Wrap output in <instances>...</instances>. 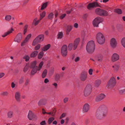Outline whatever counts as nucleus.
<instances>
[{
	"label": "nucleus",
	"mask_w": 125,
	"mask_h": 125,
	"mask_svg": "<svg viewBox=\"0 0 125 125\" xmlns=\"http://www.w3.org/2000/svg\"><path fill=\"white\" fill-rule=\"evenodd\" d=\"M107 108L104 105L100 106L97 110L95 115L96 117L98 119H102L106 115V113L105 112Z\"/></svg>",
	"instance_id": "nucleus-1"
},
{
	"label": "nucleus",
	"mask_w": 125,
	"mask_h": 125,
	"mask_svg": "<svg viewBox=\"0 0 125 125\" xmlns=\"http://www.w3.org/2000/svg\"><path fill=\"white\" fill-rule=\"evenodd\" d=\"M86 49L87 52L89 53H93L95 49V44L93 41H89L87 44L86 47Z\"/></svg>",
	"instance_id": "nucleus-2"
},
{
	"label": "nucleus",
	"mask_w": 125,
	"mask_h": 125,
	"mask_svg": "<svg viewBox=\"0 0 125 125\" xmlns=\"http://www.w3.org/2000/svg\"><path fill=\"white\" fill-rule=\"evenodd\" d=\"M96 38L97 42L100 44H102L105 42V39L102 33L98 32L96 34Z\"/></svg>",
	"instance_id": "nucleus-3"
},
{
	"label": "nucleus",
	"mask_w": 125,
	"mask_h": 125,
	"mask_svg": "<svg viewBox=\"0 0 125 125\" xmlns=\"http://www.w3.org/2000/svg\"><path fill=\"white\" fill-rule=\"evenodd\" d=\"M95 12L97 14L102 16H107L108 15V11L99 8H97L95 10Z\"/></svg>",
	"instance_id": "nucleus-4"
},
{
	"label": "nucleus",
	"mask_w": 125,
	"mask_h": 125,
	"mask_svg": "<svg viewBox=\"0 0 125 125\" xmlns=\"http://www.w3.org/2000/svg\"><path fill=\"white\" fill-rule=\"evenodd\" d=\"M36 61H34L31 63L30 68H32L31 74V75L34 74L37 71V66H36Z\"/></svg>",
	"instance_id": "nucleus-5"
},
{
	"label": "nucleus",
	"mask_w": 125,
	"mask_h": 125,
	"mask_svg": "<svg viewBox=\"0 0 125 125\" xmlns=\"http://www.w3.org/2000/svg\"><path fill=\"white\" fill-rule=\"evenodd\" d=\"M44 36L43 35H40L38 36L33 41L32 45L35 46L37 43L42 41L43 40Z\"/></svg>",
	"instance_id": "nucleus-6"
},
{
	"label": "nucleus",
	"mask_w": 125,
	"mask_h": 125,
	"mask_svg": "<svg viewBox=\"0 0 125 125\" xmlns=\"http://www.w3.org/2000/svg\"><path fill=\"white\" fill-rule=\"evenodd\" d=\"M116 84L115 79L114 77H112L108 83L106 87L109 88H111L114 86Z\"/></svg>",
	"instance_id": "nucleus-7"
},
{
	"label": "nucleus",
	"mask_w": 125,
	"mask_h": 125,
	"mask_svg": "<svg viewBox=\"0 0 125 125\" xmlns=\"http://www.w3.org/2000/svg\"><path fill=\"white\" fill-rule=\"evenodd\" d=\"M103 19L102 18L98 17L96 18L93 21V24L94 27H98L99 24L102 22Z\"/></svg>",
	"instance_id": "nucleus-8"
},
{
	"label": "nucleus",
	"mask_w": 125,
	"mask_h": 125,
	"mask_svg": "<svg viewBox=\"0 0 125 125\" xmlns=\"http://www.w3.org/2000/svg\"><path fill=\"white\" fill-rule=\"evenodd\" d=\"M92 88L91 85L90 84L87 85L85 88L84 92V94L85 96H87L90 94Z\"/></svg>",
	"instance_id": "nucleus-9"
},
{
	"label": "nucleus",
	"mask_w": 125,
	"mask_h": 125,
	"mask_svg": "<svg viewBox=\"0 0 125 125\" xmlns=\"http://www.w3.org/2000/svg\"><path fill=\"white\" fill-rule=\"evenodd\" d=\"M61 53L63 56H65L67 54V47L66 45H64L61 49Z\"/></svg>",
	"instance_id": "nucleus-10"
},
{
	"label": "nucleus",
	"mask_w": 125,
	"mask_h": 125,
	"mask_svg": "<svg viewBox=\"0 0 125 125\" xmlns=\"http://www.w3.org/2000/svg\"><path fill=\"white\" fill-rule=\"evenodd\" d=\"M120 56L117 53H114L111 57V59L113 62H114L119 60Z\"/></svg>",
	"instance_id": "nucleus-11"
},
{
	"label": "nucleus",
	"mask_w": 125,
	"mask_h": 125,
	"mask_svg": "<svg viewBox=\"0 0 125 125\" xmlns=\"http://www.w3.org/2000/svg\"><path fill=\"white\" fill-rule=\"evenodd\" d=\"M87 74L86 72H83L80 75V79L82 81H84L86 80L87 78Z\"/></svg>",
	"instance_id": "nucleus-12"
},
{
	"label": "nucleus",
	"mask_w": 125,
	"mask_h": 125,
	"mask_svg": "<svg viewBox=\"0 0 125 125\" xmlns=\"http://www.w3.org/2000/svg\"><path fill=\"white\" fill-rule=\"evenodd\" d=\"M28 117L30 120H31L33 119L36 118H37L36 115L30 110L29 111Z\"/></svg>",
	"instance_id": "nucleus-13"
},
{
	"label": "nucleus",
	"mask_w": 125,
	"mask_h": 125,
	"mask_svg": "<svg viewBox=\"0 0 125 125\" xmlns=\"http://www.w3.org/2000/svg\"><path fill=\"white\" fill-rule=\"evenodd\" d=\"M99 6V5L98 3L96 2H95L89 3L87 6V8L88 9L90 10L92 8Z\"/></svg>",
	"instance_id": "nucleus-14"
},
{
	"label": "nucleus",
	"mask_w": 125,
	"mask_h": 125,
	"mask_svg": "<svg viewBox=\"0 0 125 125\" xmlns=\"http://www.w3.org/2000/svg\"><path fill=\"white\" fill-rule=\"evenodd\" d=\"M105 95L103 94H101L97 95L95 99V101L96 102L100 101L104 98Z\"/></svg>",
	"instance_id": "nucleus-15"
},
{
	"label": "nucleus",
	"mask_w": 125,
	"mask_h": 125,
	"mask_svg": "<svg viewBox=\"0 0 125 125\" xmlns=\"http://www.w3.org/2000/svg\"><path fill=\"white\" fill-rule=\"evenodd\" d=\"M22 38V35L21 33H19L15 37L14 39V42H19Z\"/></svg>",
	"instance_id": "nucleus-16"
},
{
	"label": "nucleus",
	"mask_w": 125,
	"mask_h": 125,
	"mask_svg": "<svg viewBox=\"0 0 125 125\" xmlns=\"http://www.w3.org/2000/svg\"><path fill=\"white\" fill-rule=\"evenodd\" d=\"M110 44L112 48H115L117 44V43L115 39L114 38L112 39L111 40Z\"/></svg>",
	"instance_id": "nucleus-17"
},
{
	"label": "nucleus",
	"mask_w": 125,
	"mask_h": 125,
	"mask_svg": "<svg viewBox=\"0 0 125 125\" xmlns=\"http://www.w3.org/2000/svg\"><path fill=\"white\" fill-rule=\"evenodd\" d=\"M15 98L17 102H19L21 99V92L19 91H16L15 94Z\"/></svg>",
	"instance_id": "nucleus-18"
},
{
	"label": "nucleus",
	"mask_w": 125,
	"mask_h": 125,
	"mask_svg": "<svg viewBox=\"0 0 125 125\" xmlns=\"http://www.w3.org/2000/svg\"><path fill=\"white\" fill-rule=\"evenodd\" d=\"M14 31V30L12 28H11L9 30L6 32H5L1 36L3 37H4L12 33Z\"/></svg>",
	"instance_id": "nucleus-19"
},
{
	"label": "nucleus",
	"mask_w": 125,
	"mask_h": 125,
	"mask_svg": "<svg viewBox=\"0 0 125 125\" xmlns=\"http://www.w3.org/2000/svg\"><path fill=\"white\" fill-rule=\"evenodd\" d=\"M31 34H29L27 35L23 41L21 43V45L22 46H24L28 41L29 39L31 37Z\"/></svg>",
	"instance_id": "nucleus-20"
},
{
	"label": "nucleus",
	"mask_w": 125,
	"mask_h": 125,
	"mask_svg": "<svg viewBox=\"0 0 125 125\" xmlns=\"http://www.w3.org/2000/svg\"><path fill=\"white\" fill-rule=\"evenodd\" d=\"M101 83V81L99 79H97L94 82V86L96 88H98Z\"/></svg>",
	"instance_id": "nucleus-21"
},
{
	"label": "nucleus",
	"mask_w": 125,
	"mask_h": 125,
	"mask_svg": "<svg viewBox=\"0 0 125 125\" xmlns=\"http://www.w3.org/2000/svg\"><path fill=\"white\" fill-rule=\"evenodd\" d=\"M47 102V100L46 99L40 100L38 102V105L39 106L44 105Z\"/></svg>",
	"instance_id": "nucleus-22"
},
{
	"label": "nucleus",
	"mask_w": 125,
	"mask_h": 125,
	"mask_svg": "<svg viewBox=\"0 0 125 125\" xmlns=\"http://www.w3.org/2000/svg\"><path fill=\"white\" fill-rule=\"evenodd\" d=\"M89 105L88 104H85L83 107V110L84 112H86L88 111L89 109Z\"/></svg>",
	"instance_id": "nucleus-23"
},
{
	"label": "nucleus",
	"mask_w": 125,
	"mask_h": 125,
	"mask_svg": "<svg viewBox=\"0 0 125 125\" xmlns=\"http://www.w3.org/2000/svg\"><path fill=\"white\" fill-rule=\"evenodd\" d=\"M14 112L13 110L9 111L7 113V117L8 118H11L13 117Z\"/></svg>",
	"instance_id": "nucleus-24"
},
{
	"label": "nucleus",
	"mask_w": 125,
	"mask_h": 125,
	"mask_svg": "<svg viewBox=\"0 0 125 125\" xmlns=\"http://www.w3.org/2000/svg\"><path fill=\"white\" fill-rule=\"evenodd\" d=\"M80 41V39L78 38L76 39L74 41L73 44V49L74 50L77 47V46L79 44Z\"/></svg>",
	"instance_id": "nucleus-25"
},
{
	"label": "nucleus",
	"mask_w": 125,
	"mask_h": 125,
	"mask_svg": "<svg viewBox=\"0 0 125 125\" xmlns=\"http://www.w3.org/2000/svg\"><path fill=\"white\" fill-rule=\"evenodd\" d=\"M40 20V19L39 20H37V18H35L33 20L32 24L34 25L35 26H36L39 23Z\"/></svg>",
	"instance_id": "nucleus-26"
},
{
	"label": "nucleus",
	"mask_w": 125,
	"mask_h": 125,
	"mask_svg": "<svg viewBox=\"0 0 125 125\" xmlns=\"http://www.w3.org/2000/svg\"><path fill=\"white\" fill-rule=\"evenodd\" d=\"M119 66L117 64H115L112 66V67L113 68V70L115 72H117L119 69Z\"/></svg>",
	"instance_id": "nucleus-27"
},
{
	"label": "nucleus",
	"mask_w": 125,
	"mask_h": 125,
	"mask_svg": "<svg viewBox=\"0 0 125 125\" xmlns=\"http://www.w3.org/2000/svg\"><path fill=\"white\" fill-rule=\"evenodd\" d=\"M50 45L48 44L47 45L45 46L42 49V50L44 51H47L50 48Z\"/></svg>",
	"instance_id": "nucleus-28"
},
{
	"label": "nucleus",
	"mask_w": 125,
	"mask_h": 125,
	"mask_svg": "<svg viewBox=\"0 0 125 125\" xmlns=\"http://www.w3.org/2000/svg\"><path fill=\"white\" fill-rule=\"evenodd\" d=\"M88 36L87 32L86 31H83L82 33V37L83 39L86 38Z\"/></svg>",
	"instance_id": "nucleus-29"
},
{
	"label": "nucleus",
	"mask_w": 125,
	"mask_h": 125,
	"mask_svg": "<svg viewBox=\"0 0 125 125\" xmlns=\"http://www.w3.org/2000/svg\"><path fill=\"white\" fill-rule=\"evenodd\" d=\"M72 26L71 25H68L67 26L66 31V34H68L69 32L70 31L72 28Z\"/></svg>",
	"instance_id": "nucleus-30"
},
{
	"label": "nucleus",
	"mask_w": 125,
	"mask_h": 125,
	"mask_svg": "<svg viewBox=\"0 0 125 125\" xmlns=\"http://www.w3.org/2000/svg\"><path fill=\"white\" fill-rule=\"evenodd\" d=\"M38 52L37 51H35L32 52L30 54V56L31 57H34L37 55Z\"/></svg>",
	"instance_id": "nucleus-31"
},
{
	"label": "nucleus",
	"mask_w": 125,
	"mask_h": 125,
	"mask_svg": "<svg viewBox=\"0 0 125 125\" xmlns=\"http://www.w3.org/2000/svg\"><path fill=\"white\" fill-rule=\"evenodd\" d=\"M46 12L44 11L40 14V20H41L42 18L44 17L45 16Z\"/></svg>",
	"instance_id": "nucleus-32"
},
{
	"label": "nucleus",
	"mask_w": 125,
	"mask_h": 125,
	"mask_svg": "<svg viewBox=\"0 0 125 125\" xmlns=\"http://www.w3.org/2000/svg\"><path fill=\"white\" fill-rule=\"evenodd\" d=\"M123 27L119 24H118L116 25V28L118 31H121L123 30Z\"/></svg>",
	"instance_id": "nucleus-33"
},
{
	"label": "nucleus",
	"mask_w": 125,
	"mask_h": 125,
	"mask_svg": "<svg viewBox=\"0 0 125 125\" xmlns=\"http://www.w3.org/2000/svg\"><path fill=\"white\" fill-rule=\"evenodd\" d=\"M54 14L52 12L49 13L48 16V18L49 19L52 20L54 17Z\"/></svg>",
	"instance_id": "nucleus-34"
},
{
	"label": "nucleus",
	"mask_w": 125,
	"mask_h": 125,
	"mask_svg": "<svg viewBox=\"0 0 125 125\" xmlns=\"http://www.w3.org/2000/svg\"><path fill=\"white\" fill-rule=\"evenodd\" d=\"M47 73V71L46 69H45L43 71L42 75V78H44L46 76Z\"/></svg>",
	"instance_id": "nucleus-35"
},
{
	"label": "nucleus",
	"mask_w": 125,
	"mask_h": 125,
	"mask_svg": "<svg viewBox=\"0 0 125 125\" xmlns=\"http://www.w3.org/2000/svg\"><path fill=\"white\" fill-rule=\"evenodd\" d=\"M63 36V32H59L58 33L57 38L59 39H61L62 38Z\"/></svg>",
	"instance_id": "nucleus-36"
},
{
	"label": "nucleus",
	"mask_w": 125,
	"mask_h": 125,
	"mask_svg": "<svg viewBox=\"0 0 125 125\" xmlns=\"http://www.w3.org/2000/svg\"><path fill=\"white\" fill-rule=\"evenodd\" d=\"M121 43L122 46L125 48V37L122 38L121 40Z\"/></svg>",
	"instance_id": "nucleus-37"
},
{
	"label": "nucleus",
	"mask_w": 125,
	"mask_h": 125,
	"mask_svg": "<svg viewBox=\"0 0 125 125\" xmlns=\"http://www.w3.org/2000/svg\"><path fill=\"white\" fill-rule=\"evenodd\" d=\"M43 62H41L39 64L38 67L37 66V71H39L42 68L43 65Z\"/></svg>",
	"instance_id": "nucleus-38"
},
{
	"label": "nucleus",
	"mask_w": 125,
	"mask_h": 125,
	"mask_svg": "<svg viewBox=\"0 0 125 125\" xmlns=\"http://www.w3.org/2000/svg\"><path fill=\"white\" fill-rule=\"evenodd\" d=\"M103 57L102 55H99L97 57V60L98 61L101 62L102 61Z\"/></svg>",
	"instance_id": "nucleus-39"
},
{
	"label": "nucleus",
	"mask_w": 125,
	"mask_h": 125,
	"mask_svg": "<svg viewBox=\"0 0 125 125\" xmlns=\"http://www.w3.org/2000/svg\"><path fill=\"white\" fill-rule=\"evenodd\" d=\"M73 47V45L72 43H70L68 46V49L69 51H71Z\"/></svg>",
	"instance_id": "nucleus-40"
},
{
	"label": "nucleus",
	"mask_w": 125,
	"mask_h": 125,
	"mask_svg": "<svg viewBox=\"0 0 125 125\" xmlns=\"http://www.w3.org/2000/svg\"><path fill=\"white\" fill-rule=\"evenodd\" d=\"M47 2H46L43 4L41 8V10H43L47 7Z\"/></svg>",
	"instance_id": "nucleus-41"
},
{
	"label": "nucleus",
	"mask_w": 125,
	"mask_h": 125,
	"mask_svg": "<svg viewBox=\"0 0 125 125\" xmlns=\"http://www.w3.org/2000/svg\"><path fill=\"white\" fill-rule=\"evenodd\" d=\"M11 19V16L10 15H7L5 17V20L7 21H10Z\"/></svg>",
	"instance_id": "nucleus-42"
},
{
	"label": "nucleus",
	"mask_w": 125,
	"mask_h": 125,
	"mask_svg": "<svg viewBox=\"0 0 125 125\" xmlns=\"http://www.w3.org/2000/svg\"><path fill=\"white\" fill-rule=\"evenodd\" d=\"M28 28V25L26 24L25 25L23 28V34L24 35L25 34L27 31Z\"/></svg>",
	"instance_id": "nucleus-43"
},
{
	"label": "nucleus",
	"mask_w": 125,
	"mask_h": 125,
	"mask_svg": "<svg viewBox=\"0 0 125 125\" xmlns=\"http://www.w3.org/2000/svg\"><path fill=\"white\" fill-rule=\"evenodd\" d=\"M115 12L118 14H121L122 13V11L121 10L119 9H115Z\"/></svg>",
	"instance_id": "nucleus-44"
},
{
	"label": "nucleus",
	"mask_w": 125,
	"mask_h": 125,
	"mask_svg": "<svg viewBox=\"0 0 125 125\" xmlns=\"http://www.w3.org/2000/svg\"><path fill=\"white\" fill-rule=\"evenodd\" d=\"M54 118L53 117H51L49 118L48 119V124H50L54 120Z\"/></svg>",
	"instance_id": "nucleus-45"
},
{
	"label": "nucleus",
	"mask_w": 125,
	"mask_h": 125,
	"mask_svg": "<svg viewBox=\"0 0 125 125\" xmlns=\"http://www.w3.org/2000/svg\"><path fill=\"white\" fill-rule=\"evenodd\" d=\"M44 53L42 51L39 54L38 58L39 59H41Z\"/></svg>",
	"instance_id": "nucleus-46"
},
{
	"label": "nucleus",
	"mask_w": 125,
	"mask_h": 125,
	"mask_svg": "<svg viewBox=\"0 0 125 125\" xmlns=\"http://www.w3.org/2000/svg\"><path fill=\"white\" fill-rule=\"evenodd\" d=\"M24 81V78L23 77H21L19 79V83L21 84Z\"/></svg>",
	"instance_id": "nucleus-47"
},
{
	"label": "nucleus",
	"mask_w": 125,
	"mask_h": 125,
	"mask_svg": "<svg viewBox=\"0 0 125 125\" xmlns=\"http://www.w3.org/2000/svg\"><path fill=\"white\" fill-rule=\"evenodd\" d=\"M29 65L28 64H27L24 67L23 71L24 72H26L28 70V69L29 67Z\"/></svg>",
	"instance_id": "nucleus-48"
},
{
	"label": "nucleus",
	"mask_w": 125,
	"mask_h": 125,
	"mask_svg": "<svg viewBox=\"0 0 125 125\" xmlns=\"http://www.w3.org/2000/svg\"><path fill=\"white\" fill-rule=\"evenodd\" d=\"M1 94L4 96H7L9 94V93L7 91H5L2 92Z\"/></svg>",
	"instance_id": "nucleus-49"
},
{
	"label": "nucleus",
	"mask_w": 125,
	"mask_h": 125,
	"mask_svg": "<svg viewBox=\"0 0 125 125\" xmlns=\"http://www.w3.org/2000/svg\"><path fill=\"white\" fill-rule=\"evenodd\" d=\"M60 79V76L58 74H56L55 76V79L56 81H57L59 80Z\"/></svg>",
	"instance_id": "nucleus-50"
},
{
	"label": "nucleus",
	"mask_w": 125,
	"mask_h": 125,
	"mask_svg": "<svg viewBox=\"0 0 125 125\" xmlns=\"http://www.w3.org/2000/svg\"><path fill=\"white\" fill-rule=\"evenodd\" d=\"M23 58L25 59L26 61H28L30 57L28 55H25L23 57Z\"/></svg>",
	"instance_id": "nucleus-51"
},
{
	"label": "nucleus",
	"mask_w": 125,
	"mask_h": 125,
	"mask_svg": "<svg viewBox=\"0 0 125 125\" xmlns=\"http://www.w3.org/2000/svg\"><path fill=\"white\" fill-rule=\"evenodd\" d=\"M88 16V15L87 14H84L82 18L84 20H86Z\"/></svg>",
	"instance_id": "nucleus-52"
},
{
	"label": "nucleus",
	"mask_w": 125,
	"mask_h": 125,
	"mask_svg": "<svg viewBox=\"0 0 125 125\" xmlns=\"http://www.w3.org/2000/svg\"><path fill=\"white\" fill-rule=\"evenodd\" d=\"M93 71V70L92 69H90L89 70L88 73L89 75H91L92 74Z\"/></svg>",
	"instance_id": "nucleus-53"
},
{
	"label": "nucleus",
	"mask_w": 125,
	"mask_h": 125,
	"mask_svg": "<svg viewBox=\"0 0 125 125\" xmlns=\"http://www.w3.org/2000/svg\"><path fill=\"white\" fill-rule=\"evenodd\" d=\"M40 124L41 125H46V122L45 121L43 120L41 122Z\"/></svg>",
	"instance_id": "nucleus-54"
},
{
	"label": "nucleus",
	"mask_w": 125,
	"mask_h": 125,
	"mask_svg": "<svg viewBox=\"0 0 125 125\" xmlns=\"http://www.w3.org/2000/svg\"><path fill=\"white\" fill-rule=\"evenodd\" d=\"M5 75V74L2 72L0 73V78L3 77Z\"/></svg>",
	"instance_id": "nucleus-55"
},
{
	"label": "nucleus",
	"mask_w": 125,
	"mask_h": 125,
	"mask_svg": "<svg viewBox=\"0 0 125 125\" xmlns=\"http://www.w3.org/2000/svg\"><path fill=\"white\" fill-rule=\"evenodd\" d=\"M66 14H62L60 17V18L61 19H63L66 16Z\"/></svg>",
	"instance_id": "nucleus-56"
},
{
	"label": "nucleus",
	"mask_w": 125,
	"mask_h": 125,
	"mask_svg": "<svg viewBox=\"0 0 125 125\" xmlns=\"http://www.w3.org/2000/svg\"><path fill=\"white\" fill-rule=\"evenodd\" d=\"M52 112V116H54L55 115L56 113V110L55 109L53 110V111Z\"/></svg>",
	"instance_id": "nucleus-57"
},
{
	"label": "nucleus",
	"mask_w": 125,
	"mask_h": 125,
	"mask_svg": "<svg viewBox=\"0 0 125 125\" xmlns=\"http://www.w3.org/2000/svg\"><path fill=\"white\" fill-rule=\"evenodd\" d=\"M40 47V45L39 44H38L35 47V49L36 50H38L39 49Z\"/></svg>",
	"instance_id": "nucleus-58"
},
{
	"label": "nucleus",
	"mask_w": 125,
	"mask_h": 125,
	"mask_svg": "<svg viewBox=\"0 0 125 125\" xmlns=\"http://www.w3.org/2000/svg\"><path fill=\"white\" fill-rule=\"evenodd\" d=\"M16 84L13 82H12L11 83V87L12 88H14L15 87Z\"/></svg>",
	"instance_id": "nucleus-59"
},
{
	"label": "nucleus",
	"mask_w": 125,
	"mask_h": 125,
	"mask_svg": "<svg viewBox=\"0 0 125 125\" xmlns=\"http://www.w3.org/2000/svg\"><path fill=\"white\" fill-rule=\"evenodd\" d=\"M68 98L67 97H65L63 99V101L64 103H66L68 101Z\"/></svg>",
	"instance_id": "nucleus-60"
},
{
	"label": "nucleus",
	"mask_w": 125,
	"mask_h": 125,
	"mask_svg": "<svg viewBox=\"0 0 125 125\" xmlns=\"http://www.w3.org/2000/svg\"><path fill=\"white\" fill-rule=\"evenodd\" d=\"M49 82V80L47 78H45L44 80V82L45 83H47Z\"/></svg>",
	"instance_id": "nucleus-61"
},
{
	"label": "nucleus",
	"mask_w": 125,
	"mask_h": 125,
	"mask_svg": "<svg viewBox=\"0 0 125 125\" xmlns=\"http://www.w3.org/2000/svg\"><path fill=\"white\" fill-rule=\"evenodd\" d=\"M80 57H77L75 58L74 61L75 62H77L78 61H79V60H80Z\"/></svg>",
	"instance_id": "nucleus-62"
},
{
	"label": "nucleus",
	"mask_w": 125,
	"mask_h": 125,
	"mask_svg": "<svg viewBox=\"0 0 125 125\" xmlns=\"http://www.w3.org/2000/svg\"><path fill=\"white\" fill-rule=\"evenodd\" d=\"M52 85L54 86V88H57V84L56 83H53L52 84Z\"/></svg>",
	"instance_id": "nucleus-63"
},
{
	"label": "nucleus",
	"mask_w": 125,
	"mask_h": 125,
	"mask_svg": "<svg viewBox=\"0 0 125 125\" xmlns=\"http://www.w3.org/2000/svg\"><path fill=\"white\" fill-rule=\"evenodd\" d=\"M120 93L121 94H123L125 93V89H123L120 90Z\"/></svg>",
	"instance_id": "nucleus-64"
}]
</instances>
